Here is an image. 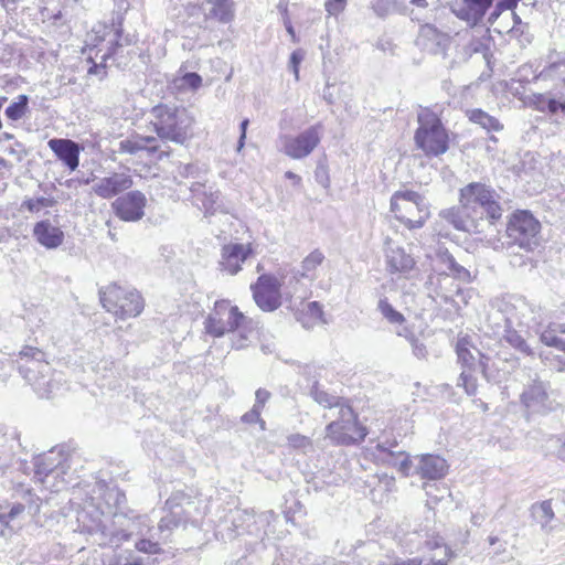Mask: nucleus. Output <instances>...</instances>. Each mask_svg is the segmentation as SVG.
Returning <instances> with one entry per match:
<instances>
[{
  "instance_id": "338daca9",
  "label": "nucleus",
  "mask_w": 565,
  "mask_h": 565,
  "mask_svg": "<svg viewBox=\"0 0 565 565\" xmlns=\"http://www.w3.org/2000/svg\"><path fill=\"white\" fill-rule=\"evenodd\" d=\"M478 356H479V366L481 369V372L484 376H487V371H488V361H489V358L486 356L484 354H482L480 351L476 350Z\"/></svg>"
},
{
  "instance_id": "f03ea898",
  "label": "nucleus",
  "mask_w": 565,
  "mask_h": 565,
  "mask_svg": "<svg viewBox=\"0 0 565 565\" xmlns=\"http://www.w3.org/2000/svg\"><path fill=\"white\" fill-rule=\"evenodd\" d=\"M18 370L42 398L56 395L65 383L61 372L53 371L45 353L34 347L25 345L17 359Z\"/></svg>"
},
{
  "instance_id": "c03bdc74",
  "label": "nucleus",
  "mask_w": 565,
  "mask_h": 565,
  "mask_svg": "<svg viewBox=\"0 0 565 565\" xmlns=\"http://www.w3.org/2000/svg\"><path fill=\"white\" fill-rule=\"evenodd\" d=\"M448 271L449 274L446 271L438 274L436 279L440 282L441 280H447L449 275H451L454 278L463 282H469L471 280L470 271L457 262L454 263V267H450Z\"/></svg>"
},
{
  "instance_id": "79ce46f5",
  "label": "nucleus",
  "mask_w": 565,
  "mask_h": 565,
  "mask_svg": "<svg viewBox=\"0 0 565 565\" xmlns=\"http://www.w3.org/2000/svg\"><path fill=\"white\" fill-rule=\"evenodd\" d=\"M55 203L53 198H29L22 202L21 207L31 213H39L43 207H52Z\"/></svg>"
},
{
  "instance_id": "1a4fd4ad",
  "label": "nucleus",
  "mask_w": 565,
  "mask_h": 565,
  "mask_svg": "<svg viewBox=\"0 0 565 565\" xmlns=\"http://www.w3.org/2000/svg\"><path fill=\"white\" fill-rule=\"evenodd\" d=\"M186 21L191 28L206 29L210 20L226 24L234 20L235 9L232 0H203L201 4L188 3L184 8Z\"/></svg>"
},
{
  "instance_id": "39448f33",
  "label": "nucleus",
  "mask_w": 565,
  "mask_h": 565,
  "mask_svg": "<svg viewBox=\"0 0 565 565\" xmlns=\"http://www.w3.org/2000/svg\"><path fill=\"white\" fill-rule=\"evenodd\" d=\"M499 199L494 189L481 182H471L459 191V203H466L480 222L488 221L490 225L502 216Z\"/></svg>"
},
{
  "instance_id": "6e6552de",
  "label": "nucleus",
  "mask_w": 565,
  "mask_h": 565,
  "mask_svg": "<svg viewBox=\"0 0 565 565\" xmlns=\"http://www.w3.org/2000/svg\"><path fill=\"white\" fill-rule=\"evenodd\" d=\"M103 307L120 319L137 317L143 310V299L135 290L111 284L99 290Z\"/></svg>"
},
{
  "instance_id": "49530a36",
  "label": "nucleus",
  "mask_w": 565,
  "mask_h": 565,
  "mask_svg": "<svg viewBox=\"0 0 565 565\" xmlns=\"http://www.w3.org/2000/svg\"><path fill=\"white\" fill-rule=\"evenodd\" d=\"M324 259L323 254L320 250H313L302 260V276H308L310 271H313Z\"/></svg>"
},
{
  "instance_id": "0e129e2a",
  "label": "nucleus",
  "mask_w": 565,
  "mask_h": 565,
  "mask_svg": "<svg viewBox=\"0 0 565 565\" xmlns=\"http://www.w3.org/2000/svg\"><path fill=\"white\" fill-rule=\"evenodd\" d=\"M248 124H249V120L244 119L239 125L241 136H239L238 142H237V151H241L245 145L246 130H247Z\"/></svg>"
},
{
  "instance_id": "aec40b11",
  "label": "nucleus",
  "mask_w": 565,
  "mask_h": 565,
  "mask_svg": "<svg viewBox=\"0 0 565 565\" xmlns=\"http://www.w3.org/2000/svg\"><path fill=\"white\" fill-rule=\"evenodd\" d=\"M47 146L70 171L78 168L79 156L84 150L82 145L68 138H52L47 141Z\"/></svg>"
},
{
  "instance_id": "b1692460",
  "label": "nucleus",
  "mask_w": 565,
  "mask_h": 565,
  "mask_svg": "<svg viewBox=\"0 0 565 565\" xmlns=\"http://www.w3.org/2000/svg\"><path fill=\"white\" fill-rule=\"evenodd\" d=\"M134 184L131 175L127 173H113L99 179L93 186L96 195L102 199H111L130 189Z\"/></svg>"
},
{
  "instance_id": "a878e982",
  "label": "nucleus",
  "mask_w": 565,
  "mask_h": 565,
  "mask_svg": "<svg viewBox=\"0 0 565 565\" xmlns=\"http://www.w3.org/2000/svg\"><path fill=\"white\" fill-rule=\"evenodd\" d=\"M491 6L492 0H458L452 3L451 11L460 20L477 24Z\"/></svg>"
},
{
  "instance_id": "864d4df0",
  "label": "nucleus",
  "mask_w": 565,
  "mask_h": 565,
  "mask_svg": "<svg viewBox=\"0 0 565 565\" xmlns=\"http://www.w3.org/2000/svg\"><path fill=\"white\" fill-rule=\"evenodd\" d=\"M345 7L347 0H327L324 3V9L329 17H338L344 11Z\"/></svg>"
},
{
  "instance_id": "20e7f679",
  "label": "nucleus",
  "mask_w": 565,
  "mask_h": 565,
  "mask_svg": "<svg viewBox=\"0 0 565 565\" xmlns=\"http://www.w3.org/2000/svg\"><path fill=\"white\" fill-rule=\"evenodd\" d=\"M74 456L65 446H56L34 458V478L45 488L58 492L71 482Z\"/></svg>"
},
{
  "instance_id": "4c0bfd02",
  "label": "nucleus",
  "mask_w": 565,
  "mask_h": 565,
  "mask_svg": "<svg viewBox=\"0 0 565 565\" xmlns=\"http://www.w3.org/2000/svg\"><path fill=\"white\" fill-rule=\"evenodd\" d=\"M310 395L318 404L326 408L337 407L340 409L342 405H347L342 398L327 393L317 384L311 387Z\"/></svg>"
},
{
  "instance_id": "5701e85b",
  "label": "nucleus",
  "mask_w": 565,
  "mask_h": 565,
  "mask_svg": "<svg viewBox=\"0 0 565 565\" xmlns=\"http://www.w3.org/2000/svg\"><path fill=\"white\" fill-rule=\"evenodd\" d=\"M385 264L391 274H408L415 267V259L405 249L387 238L385 242Z\"/></svg>"
},
{
  "instance_id": "680f3d73",
  "label": "nucleus",
  "mask_w": 565,
  "mask_h": 565,
  "mask_svg": "<svg viewBox=\"0 0 565 565\" xmlns=\"http://www.w3.org/2000/svg\"><path fill=\"white\" fill-rule=\"evenodd\" d=\"M372 9L379 17H384L388 12V7L385 0H373Z\"/></svg>"
},
{
  "instance_id": "e2e57ef3",
  "label": "nucleus",
  "mask_w": 565,
  "mask_h": 565,
  "mask_svg": "<svg viewBox=\"0 0 565 565\" xmlns=\"http://www.w3.org/2000/svg\"><path fill=\"white\" fill-rule=\"evenodd\" d=\"M398 327L399 328L396 330V334L398 337L405 338L408 342L414 341V338L416 335H415V333L413 332V330L409 327L404 326V323L402 326H398Z\"/></svg>"
},
{
  "instance_id": "f3484780",
  "label": "nucleus",
  "mask_w": 565,
  "mask_h": 565,
  "mask_svg": "<svg viewBox=\"0 0 565 565\" xmlns=\"http://www.w3.org/2000/svg\"><path fill=\"white\" fill-rule=\"evenodd\" d=\"M147 199L145 194L138 190L130 191L118 196L111 207L120 220L125 222H136L143 217Z\"/></svg>"
},
{
  "instance_id": "dca6fc26",
  "label": "nucleus",
  "mask_w": 565,
  "mask_h": 565,
  "mask_svg": "<svg viewBox=\"0 0 565 565\" xmlns=\"http://www.w3.org/2000/svg\"><path fill=\"white\" fill-rule=\"evenodd\" d=\"M252 289L255 302L263 311L271 312L280 307V282L275 276H259Z\"/></svg>"
},
{
  "instance_id": "a19ab883",
  "label": "nucleus",
  "mask_w": 565,
  "mask_h": 565,
  "mask_svg": "<svg viewBox=\"0 0 565 565\" xmlns=\"http://www.w3.org/2000/svg\"><path fill=\"white\" fill-rule=\"evenodd\" d=\"M426 547L428 550L443 548L444 556L436 559L433 557L427 565H448L449 559L454 556L452 551L445 544L443 537L435 536L426 541Z\"/></svg>"
},
{
  "instance_id": "f257e3e1",
  "label": "nucleus",
  "mask_w": 565,
  "mask_h": 565,
  "mask_svg": "<svg viewBox=\"0 0 565 565\" xmlns=\"http://www.w3.org/2000/svg\"><path fill=\"white\" fill-rule=\"evenodd\" d=\"M68 502L76 511L78 530L99 546L118 547L142 521V516L125 511V493L99 478L73 487Z\"/></svg>"
},
{
  "instance_id": "09e8293b",
  "label": "nucleus",
  "mask_w": 565,
  "mask_h": 565,
  "mask_svg": "<svg viewBox=\"0 0 565 565\" xmlns=\"http://www.w3.org/2000/svg\"><path fill=\"white\" fill-rule=\"evenodd\" d=\"M181 84L179 85V93L183 87H189L192 90H196L202 85V77L198 73H185L179 78Z\"/></svg>"
},
{
  "instance_id": "7ed1b4c3",
  "label": "nucleus",
  "mask_w": 565,
  "mask_h": 565,
  "mask_svg": "<svg viewBox=\"0 0 565 565\" xmlns=\"http://www.w3.org/2000/svg\"><path fill=\"white\" fill-rule=\"evenodd\" d=\"M104 34L96 35L94 44L89 47V54L86 58L88 64L87 74L95 75L98 79H104L107 76V68L110 65L121 66L126 63L124 51L129 45L128 40L121 42V30L103 26ZM100 31H95L98 34Z\"/></svg>"
},
{
  "instance_id": "774afa93",
  "label": "nucleus",
  "mask_w": 565,
  "mask_h": 565,
  "mask_svg": "<svg viewBox=\"0 0 565 565\" xmlns=\"http://www.w3.org/2000/svg\"><path fill=\"white\" fill-rule=\"evenodd\" d=\"M0 3L8 12L15 11L18 8V0H0Z\"/></svg>"
},
{
  "instance_id": "6e6d98bb",
  "label": "nucleus",
  "mask_w": 565,
  "mask_h": 565,
  "mask_svg": "<svg viewBox=\"0 0 565 565\" xmlns=\"http://www.w3.org/2000/svg\"><path fill=\"white\" fill-rule=\"evenodd\" d=\"M316 181L321 184L323 188H329L330 179L328 174V169L324 164L319 163L315 171Z\"/></svg>"
},
{
  "instance_id": "2f4dec72",
  "label": "nucleus",
  "mask_w": 565,
  "mask_h": 565,
  "mask_svg": "<svg viewBox=\"0 0 565 565\" xmlns=\"http://www.w3.org/2000/svg\"><path fill=\"white\" fill-rule=\"evenodd\" d=\"M152 530L147 525V519L146 516H142L141 523L137 524L136 527H134L132 534L129 536V539L132 535L140 536L138 541L135 543V546L137 551L147 553V554H157L161 552L160 547V541L153 540V534H150L149 537H145L147 533H151Z\"/></svg>"
},
{
  "instance_id": "052dcab7",
  "label": "nucleus",
  "mask_w": 565,
  "mask_h": 565,
  "mask_svg": "<svg viewBox=\"0 0 565 565\" xmlns=\"http://www.w3.org/2000/svg\"><path fill=\"white\" fill-rule=\"evenodd\" d=\"M552 443L555 444V446L558 447V450L556 452L557 457L565 461V434L554 437L551 439Z\"/></svg>"
},
{
  "instance_id": "13d9d810",
  "label": "nucleus",
  "mask_w": 565,
  "mask_h": 565,
  "mask_svg": "<svg viewBox=\"0 0 565 565\" xmlns=\"http://www.w3.org/2000/svg\"><path fill=\"white\" fill-rule=\"evenodd\" d=\"M307 312L311 318L318 319L323 315L322 306L318 301H311L306 305Z\"/></svg>"
},
{
  "instance_id": "8fccbe9b",
  "label": "nucleus",
  "mask_w": 565,
  "mask_h": 565,
  "mask_svg": "<svg viewBox=\"0 0 565 565\" xmlns=\"http://www.w3.org/2000/svg\"><path fill=\"white\" fill-rule=\"evenodd\" d=\"M288 445L295 449H301L302 451H307V449L312 448V443L310 438L300 434H292L287 438Z\"/></svg>"
},
{
  "instance_id": "58836bf2",
  "label": "nucleus",
  "mask_w": 565,
  "mask_h": 565,
  "mask_svg": "<svg viewBox=\"0 0 565 565\" xmlns=\"http://www.w3.org/2000/svg\"><path fill=\"white\" fill-rule=\"evenodd\" d=\"M29 110V97L21 94L4 110V115L12 121L20 120Z\"/></svg>"
},
{
  "instance_id": "4d7b16f0",
  "label": "nucleus",
  "mask_w": 565,
  "mask_h": 565,
  "mask_svg": "<svg viewBox=\"0 0 565 565\" xmlns=\"http://www.w3.org/2000/svg\"><path fill=\"white\" fill-rule=\"evenodd\" d=\"M271 394L265 388H258L255 393V403L253 406L263 411L265 404L269 401Z\"/></svg>"
},
{
  "instance_id": "bf43d9fd",
  "label": "nucleus",
  "mask_w": 565,
  "mask_h": 565,
  "mask_svg": "<svg viewBox=\"0 0 565 565\" xmlns=\"http://www.w3.org/2000/svg\"><path fill=\"white\" fill-rule=\"evenodd\" d=\"M409 344L412 345L413 353L418 359H424L427 355V350L424 343L419 342L418 339L415 337L414 341H411Z\"/></svg>"
},
{
  "instance_id": "37998d69",
  "label": "nucleus",
  "mask_w": 565,
  "mask_h": 565,
  "mask_svg": "<svg viewBox=\"0 0 565 565\" xmlns=\"http://www.w3.org/2000/svg\"><path fill=\"white\" fill-rule=\"evenodd\" d=\"M544 78L561 81L565 84V60H561L547 65L542 72Z\"/></svg>"
},
{
  "instance_id": "4468645a",
  "label": "nucleus",
  "mask_w": 565,
  "mask_h": 565,
  "mask_svg": "<svg viewBox=\"0 0 565 565\" xmlns=\"http://www.w3.org/2000/svg\"><path fill=\"white\" fill-rule=\"evenodd\" d=\"M20 499L11 503L8 512L0 513V536H8L12 532L11 522L21 520L24 515L34 518L41 509V499L32 490L18 491Z\"/></svg>"
},
{
  "instance_id": "de8ad7c7",
  "label": "nucleus",
  "mask_w": 565,
  "mask_h": 565,
  "mask_svg": "<svg viewBox=\"0 0 565 565\" xmlns=\"http://www.w3.org/2000/svg\"><path fill=\"white\" fill-rule=\"evenodd\" d=\"M108 565H143L142 558L137 556L134 552H124L114 556Z\"/></svg>"
},
{
  "instance_id": "473e14b6",
  "label": "nucleus",
  "mask_w": 565,
  "mask_h": 565,
  "mask_svg": "<svg viewBox=\"0 0 565 565\" xmlns=\"http://www.w3.org/2000/svg\"><path fill=\"white\" fill-rule=\"evenodd\" d=\"M532 514L544 533L551 534L553 532L554 526L552 522L555 519V513L550 500L533 504Z\"/></svg>"
},
{
  "instance_id": "f8f14e48",
  "label": "nucleus",
  "mask_w": 565,
  "mask_h": 565,
  "mask_svg": "<svg viewBox=\"0 0 565 565\" xmlns=\"http://www.w3.org/2000/svg\"><path fill=\"white\" fill-rule=\"evenodd\" d=\"M540 222L527 211L512 214L507 225V244L529 252L539 245Z\"/></svg>"
},
{
  "instance_id": "412c9836",
  "label": "nucleus",
  "mask_w": 565,
  "mask_h": 565,
  "mask_svg": "<svg viewBox=\"0 0 565 565\" xmlns=\"http://www.w3.org/2000/svg\"><path fill=\"white\" fill-rule=\"evenodd\" d=\"M532 104L536 110L546 113L554 122L565 125V97L563 95L552 92L534 94Z\"/></svg>"
},
{
  "instance_id": "393cba45",
  "label": "nucleus",
  "mask_w": 565,
  "mask_h": 565,
  "mask_svg": "<svg viewBox=\"0 0 565 565\" xmlns=\"http://www.w3.org/2000/svg\"><path fill=\"white\" fill-rule=\"evenodd\" d=\"M156 141L154 137L136 135L131 138L124 139L119 142L118 151L120 153L137 154L139 151L146 150L149 153L158 152V159H162L163 156H169L171 149L167 146L153 145Z\"/></svg>"
},
{
  "instance_id": "a18cd8bd",
  "label": "nucleus",
  "mask_w": 565,
  "mask_h": 565,
  "mask_svg": "<svg viewBox=\"0 0 565 565\" xmlns=\"http://www.w3.org/2000/svg\"><path fill=\"white\" fill-rule=\"evenodd\" d=\"M504 338L511 347L521 351L522 353H524L526 355L534 354L532 349L530 348V345L526 343V341L516 331H514V330L507 331V334Z\"/></svg>"
},
{
  "instance_id": "603ef678",
  "label": "nucleus",
  "mask_w": 565,
  "mask_h": 565,
  "mask_svg": "<svg viewBox=\"0 0 565 565\" xmlns=\"http://www.w3.org/2000/svg\"><path fill=\"white\" fill-rule=\"evenodd\" d=\"M305 57V52L300 49L295 50L289 57L288 68L294 73L296 81H299V65Z\"/></svg>"
},
{
  "instance_id": "69168bd1",
  "label": "nucleus",
  "mask_w": 565,
  "mask_h": 565,
  "mask_svg": "<svg viewBox=\"0 0 565 565\" xmlns=\"http://www.w3.org/2000/svg\"><path fill=\"white\" fill-rule=\"evenodd\" d=\"M200 299H201V295H199L194 301H193V305H189L188 306V309L185 310V313L190 315V316H198L201 313L202 311V307L200 305Z\"/></svg>"
},
{
  "instance_id": "6ab92c4d",
  "label": "nucleus",
  "mask_w": 565,
  "mask_h": 565,
  "mask_svg": "<svg viewBox=\"0 0 565 565\" xmlns=\"http://www.w3.org/2000/svg\"><path fill=\"white\" fill-rule=\"evenodd\" d=\"M456 352L458 361L465 367L459 375L457 385L463 387L468 395H475L478 388L477 379L472 374L476 365V356L468 348V343L465 340L458 341Z\"/></svg>"
},
{
  "instance_id": "e433bc0d",
  "label": "nucleus",
  "mask_w": 565,
  "mask_h": 565,
  "mask_svg": "<svg viewBox=\"0 0 565 565\" xmlns=\"http://www.w3.org/2000/svg\"><path fill=\"white\" fill-rule=\"evenodd\" d=\"M377 311L382 317L391 324L402 326L406 319L402 312L397 311L387 300V298H381L376 307Z\"/></svg>"
},
{
  "instance_id": "72a5a7b5",
  "label": "nucleus",
  "mask_w": 565,
  "mask_h": 565,
  "mask_svg": "<svg viewBox=\"0 0 565 565\" xmlns=\"http://www.w3.org/2000/svg\"><path fill=\"white\" fill-rule=\"evenodd\" d=\"M541 341L547 347L565 352V324L544 330L541 334Z\"/></svg>"
},
{
  "instance_id": "9d476101",
  "label": "nucleus",
  "mask_w": 565,
  "mask_h": 565,
  "mask_svg": "<svg viewBox=\"0 0 565 565\" xmlns=\"http://www.w3.org/2000/svg\"><path fill=\"white\" fill-rule=\"evenodd\" d=\"M248 323V318L236 306H232L228 300H218L205 319L204 326L207 334L220 338L241 329L245 332Z\"/></svg>"
},
{
  "instance_id": "cd10ccee",
  "label": "nucleus",
  "mask_w": 565,
  "mask_h": 565,
  "mask_svg": "<svg viewBox=\"0 0 565 565\" xmlns=\"http://www.w3.org/2000/svg\"><path fill=\"white\" fill-rule=\"evenodd\" d=\"M396 445L397 443L395 440L392 443H380L376 445V450L384 463L395 467L404 477H408L413 466L412 460L407 452L392 450Z\"/></svg>"
},
{
  "instance_id": "4be33fe9",
  "label": "nucleus",
  "mask_w": 565,
  "mask_h": 565,
  "mask_svg": "<svg viewBox=\"0 0 565 565\" xmlns=\"http://www.w3.org/2000/svg\"><path fill=\"white\" fill-rule=\"evenodd\" d=\"M417 44L431 54L445 55L450 45V36L427 23L420 26Z\"/></svg>"
},
{
  "instance_id": "9b49d317",
  "label": "nucleus",
  "mask_w": 565,
  "mask_h": 565,
  "mask_svg": "<svg viewBox=\"0 0 565 565\" xmlns=\"http://www.w3.org/2000/svg\"><path fill=\"white\" fill-rule=\"evenodd\" d=\"M182 174L185 178L191 177L195 181L179 182V191L183 192V189H186L191 193L194 205L204 211L205 215L213 214L218 209L220 192L206 186V169L196 164H188Z\"/></svg>"
},
{
  "instance_id": "f704fd0d",
  "label": "nucleus",
  "mask_w": 565,
  "mask_h": 565,
  "mask_svg": "<svg viewBox=\"0 0 565 565\" xmlns=\"http://www.w3.org/2000/svg\"><path fill=\"white\" fill-rule=\"evenodd\" d=\"M469 119L486 129L487 131H500L503 129V125L498 118L489 115L482 109H472L468 113Z\"/></svg>"
},
{
  "instance_id": "c756f323",
  "label": "nucleus",
  "mask_w": 565,
  "mask_h": 565,
  "mask_svg": "<svg viewBox=\"0 0 565 565\" xmlns=\"http://www.w3.org/2000/svg\"><path fill=\"white\" fill-rule=\"evenodd\" d=\"M548 395L546 384L537 379L525 387L521 394V403L532 412H544L547 407Z\"/></svg>"
},
{
  "instance_id": "5fc2aeb1",
  "label": "nucleus",
  "mask_w": 565,
  "mask_h": 565,
  "mask_svg": "<svg viewBox=\"0 0 565 565\" xmlns=\"http://www.w3.org/2000/svg\"><path fill=\"white\" fill-rule=\"evenodd\" d=\"M436 260L438 264L445 266L446 270L454 267V263L456 262L455 257L446 248H438L436 253Z\"/></svg>"
},
{
  "instance_id": "c9c22d12",
  "label": "nucleus",
  "mask_w": 565,
  "mask_h": 565,
  "mask_svg": "<svg viewBox=\"0 0 565 565\" xmlns=\"http://www.w3.org/2000/svg\"><path fill=\"white\" fill-rule=\"evenodd\" d=\"M154 129L159 138L164 143L166 141H177V119L171 115L168 116L167 120L160 119L154 122Z\"/></svg>"
},
{
  "instance_id": "423d86ee",
  "label": "nucleus",
  "mask_w": 565,
  "mask_h": 565,
  "mask_svg": "<svg viewBox=\"0 0 565 565\" xmlns=\"http://www.w3.org/2000/svg\"><path fill=\"white\" fill-rule=\"evenodd\" d=\"M418 128L414 139L418 149L426 156L437 157L449 148V137L436 113L422 107L417 114Z\"/></svg>"
},
{
  "instance_id": "0eeeda50",
  "label": "nucleus",
  "mask_w": 565,
  "mask_h": 565,
  "mask_svg": "<svg viewBox=\"0 0 565 565\" xmlns=\"http://www.w3.org/2000/svg\"><path fill=\"white\" fill-rule=\"evenodd\" d=\"M390 209L395 218L409 230L423 227L430 215L425 196L412 190L393 193Z\"/></svg>"
},
{
  "instance_id": "ddd939ff",
  "label": "nucleus",
  "mask_w": 565,
  "mask_h": 565,
  "mask_svg": "<svg viewBox=\"0 0 565 565\" xmlns=\"http://www.w3.org/2000/svg\"><path fill=\"white\" fill-rule=\"evenodd\" d=\"M327 436L338 445H352L362 441L366 434V427L362 426L356 414L349 405H342L338 419L331 422L327 428Z\"/></svg>"
},
{
  "instance_id": "bb28decb",
  "label": "nucleus",
  "mask_w": 565,
  "mask_h": 565,
  "mask_svg": "<svg viewBox=\"0 0 565 565\" xmlns=\"http://www.w3.org/2000/svg\"><path fill=\"white\" fill-rule=\"evenodd\" d=\"M250 254V245L235 243L223 246L222 260L220 262L221 269L231 275H236L242 269L241 265Z\"/></svg>"
},
{
  "instance_id": "a211bd4d",
  "label": "nucleus",
  "mask_w": 565,
  "mask_h": 565,
  "mask_svg": "<svg viewBox=\"0 0 565 565\" xmlns=\"http://www.w3.org/2000/svg\"><path fill=\"white\" fill-rule=\"evenodd\" d=\"M439 216L451 224L457 231L468 233H480L483 231L480 228L481 222L467 209L466 203H459L458 206L443 210Z\"/></svg>"
},
{
  "instance_id": "c85d7f7f",
  "label": "nucleus",
  "mask_w": 565,
  "mask_h": 565,
  "mask_svg": "<svg viewBox=\"0 0 565 565\" xmlns=\"http://www.w3.org/2000/svg\"><path fill=\"white\" fill-rule=\"evenodd\" d=\"M416 459L418 463L415 467V472L423 479H441L448 470L447 461L440 456L426 454L416 457Z\"/></svg>"
},
{
  "instance_id": "3c124183",
  "label": "nucleus",
  "mask_w": 565,
  "mask_h": 565,
  "mask_svg": "<svg viewBox=\"0 0 565 565\" xmlns=\"http://www.w3.org/2000/svg\"><path fill=\"white\" fill-rule=\"evenodd\" d=\"M260 414H262V409L253 406L250 411H248L247 413H245L242 417H241V420L244 423V424H255V423H258L259 424V427H260V430H266V423L265 420L260 417Z\"/></svg>"
},
{
  "instance_id": "2eb2a0df",
  "label": "nucleus",
  "mask_w": 565,
  "mask_h": 565,
  "mask_svg": "<svg viewBox=\"0 0 565 565\" xmlns=\"http://www.w3.org/2000/svg\"><path fill=\"white\" fill-rule=\"evenodd\" d=\"M322 125L316 124L295 137L285 136L282 139V151L292 159L308 157L321 140Z\"/></svg>"
},
{
  "instance_id": "7c9ffc66",
  "label": "nucleus",
  "mask_w": 565,
  "mask_h": 565,
  "mask_svg": "<svg viewBox=\"0 0 565 565\" xmlns=\"http://www.w3.org/2000/svg\"><path fill=\"white\" fill-rule=\"evenodd\" d=\"M33 236L42 246L53 249L57 248L64 241L63 231L51 224L49 220L35 223L33 227Z\"/></svg>"
},
{
  "instance_id": "ea45409f",
  "label": "nucleus",
  "mask_w": 565,
  "mask_h": 565,
  "mask_svg": "<svg viewBox=\"0 0 565 565\" xmlns=\"http://www.w3.org/2000/svg\"><path fill=\"white\" fill-rule=\"evenodd\" d=\"M490 44L491 40L489 36L472 38L465 50L469 56L477 53L482 54L483 58L489 63L491 56Z\"/></svg>"
}]
</instances>
